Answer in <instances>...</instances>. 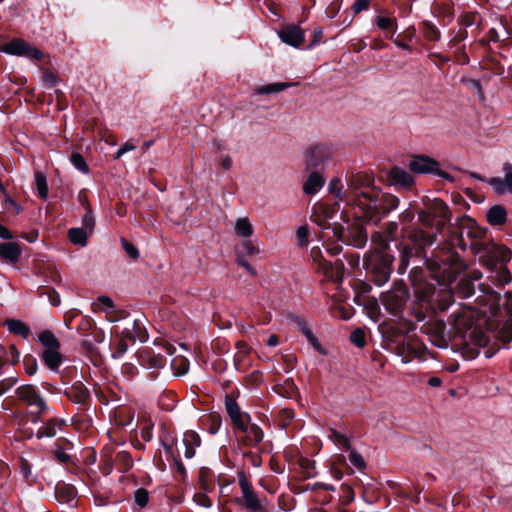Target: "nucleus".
<instances>
[{
	"label": "nucleus",
	"mask_w": 512,
	"mask_h": 512,
	"mask_svg": "<svg viewBox=\"0 0 512 512\" xmlns=\"http://www.w3.org/2000/svg\"><path fill=\"white\" fill-rule=\"evenodd\" d=\"M332 157V149L327 146L311 147L306 154V163L310 167H317Z\"/></svg>",
	"instance_id": "13"
},
{
	"label": "nucleus",
	"mask_w": 512,
	"mask_h": 512,
	"mask_svg": "<svg viewBox=\"0 0 512 512\" xmlns=\"http://www.w3.org/2000/svg\"><path fill=\"white\" fill-rule=\"evenodd\" d=\"M183 445L185 446V457L187 459L193 458L195 449L201 445L200 436L195 431H186L183 435Z\"/></svg>",
	"instance_id": "19"
},
{
	"label": "nucleus",
	"mask_w": 512,
	"mask_h": 512,
	"mask_svg": "<svg viewBox=\"0 0 512 512\" xmlns=\"http://www.w3.org/2000/svg\"><path fill=\"white\" fill-rule=\"evenodd\" d=\"M99 303L103 306V310L105 312H109V310H112L114 308L113 300L108 296H100L98 298Z\"/></svg>",
	"instance_id": "62"
},
{
	"label": "nucleus",
	"mask_w": 512,
	"mask_h": 512,
	"mask_svg": "<svg viewBox=\"0 0 512 512\" xmlns=\"http://www.w3.org/2000/svg\"><path fill=\"white\" fill-rule=\"evenodd\" d=\"M504 177H492L487 180V183L493 188L494 192L502 195L506 192L512 194V164L504 163L503 165Z\"/></svg>",
	"instance_id": "10"
},
{
	"label": "nucleus",
	"mask_w": 512,
	"mask_h": 512,
	"mask_svg": "<svg viewBox=\"0 0 512 512\" xmlns=\"http://www.w3.org/2000/svg\"><path fill=\"white\" fill-rule=\"evenodd\" d=\"M235 234L239 237L248 238L253 234V226L247 217L238 218L235 222Z\"/></svg>",
	"instance_id": "27"
},
{
	"label": "nucleus",
	"mask_w": 512,
	"mask_h": 512,
	"mask_svg": "<svg viewBox=\"0 0 512 512\" xmlns=\"http://www.w3.org/2000/svg\"><path fill=\"white\" fill-rule=\"evenodd\" d=\"M487 221L491 225H502L506 222L507 211L501 205L491 207L486 214Z\"/></svg>",
	"instance_id": "22"
},
{
	"label": "nucleus",
	"mask_w": 512,
	"mask_h": 512,
	"mask_svg": "<svg viewBox=\"0 0 512 512\" xmlns=\"http://www.w3.org/2000/svg\"><path fill=\"white\" fill-rule=\"evenodd\" d=\"M382 202L384 209L390 211L394 210L399 206V199L391 194H383L382 195Z\"/></svg>",
	"instance_id": "46"
},
{
	"label": "nucleus",
	"mask_w": 512,
	"mask_h": 512,
	"mask_svg": "<svg viewBox=\"0 0 512 512\" xmlns=\"http://www.w3.org/2000/svg\"><path fill=\"white\" fill-rule=\"evenodd\" d=\"M423 35L428 41L434 42L439 41L441 36L438 28L428 21L423 23Z\"/></svg>",
	"instance_id": "38"
},
{
	"label": "nucleus",
	"mask_w": 512,
	"mask_h": 512,
	"mask_svg": "<svg viewBox=\"0 0 512 512\" xmlns=\"http://www.w3.org/2000/svg\"><path fill=\"white\" fill-rule=\"evenodd\" d=\"M41 358L44 364L52 371H57L62 364V355L59 349L44 350Z\"/></svg>",
	"instance_id": "21"
},
{
	"label": "nucleus",
	"mask_w": 512,
	"mask_h": 512,
	"mask_svg": "<svg viewBox=\"0 0 512 512\" xmlns=\"http://www.w3.org/2000/svg\"><path fill=\"white\" fill-rule=\"evenodd\" d=\"M408 167L410 171L418 174L432 173L437 174L445 179L452 180V177L439 169V163L426 155L412 156Z\"/></svg>",
	"instance_id": "6"
},
{
	"label": "nucleus",
	"mask_w": 512,
	"mask_h": 512,
	"mask_svg": "<svg viewBox=\"0 0 512 512\" xmlns=\"http://www.w3.org/2000/svg\"><path fill=\"white\" fill-rule=\"evenodd\" d=\"M456 221L461 222V225L468 229L467 235L469 237L480 238L484 234L481 229L476 227V222L468 216L458 218Z\"/></svg>",
	"instance_id": "30"
},
{
	"label": "nucleus",
	"mask_w": 512,
	"mask_h": 512,
	"mask_svg": "<svg viewBox=\"0 0 512 512\" xmlns=\"http://www.w3.org/2000/svg\"><path fill=\"white\" fill-rule=\"evenodd\" d=\"M225 406H226L227 414L229 415L234 426L242 425L243 421L248 419V417H250L249 414L244 413L240 410L239 405L232 398H229V397L226 398Z\"/></svg>",
	"instance_id": "18"
},
{
	"label": "nucleus",
	"mask_w": 512,
	"mask_h": 512,
	"mask_svg": "<svg viewBox=\"0 0 512 512\" xmlns=\"http://www.w3.org/2000/svg\"><path fill=\"white\" fill-rule=\"evenodd\" d=\"M351 342L358 348H362L366 344L365 333L362 329L354 330L350 335Z\"/></svg>",
	"instance_id": "47"
},
{
	"label": "nucleus",
	"mask_w": 512,
	"mask_h": 512,
	"mask_svg": "<svg viewBox=\"0 0 512 512\" xmlns=\"http://www.w3.org/2000/svg\"><path fill=\"white\" fill-rule=\"evenodd\" d=\"M69 240L76 245L86 246L87 233L82 228H71L68 232Z\"/></svg>",
	"instance_id": "33"
},
{
	"label": "nucleus",
	"mask_w": 512,
	"mask_h": 512,
	"mask_svg": "<svg viewBox=\"0 0 512 512\" xmlns=\"http://www.w3.org/2000/svg\"><path fill=\"white\" fill-rule=\"evenodd\" d=\"M259 253V249L252 243L250 240H243L236 247V255L241 254V256H253Z\"/></svg>",
	"instance_id": "35"
},
{
	"label": "nucleus",
	"mask_w": 512,
	"mask_h": 512,
	"mask_svg": "<svg viewBox=\"0 0 512 512\" xmlns=\"http://www.w3.org/2000/svg\"><path fill=\"white\" fill-rule=\"evenodd\" d=\"M20 358V353L16 349L14 345L9 347V352L6 354L5 361L10 362L12 365L18 363Z\"/></svg>",
	"instance_id": "53"
},
{
	"label": "nucleus",
	"mask_w": 512,
	"mask_h": 512,
	"mask_svg": "<svg viewBox=\"0 0 512 512\" xmlns=\"http://www.w3.org/2000/svg\"><path fill=\"white\" fill-rule=\"evenodd\" d=\"M239 485L242 491V499H237V503L244 504L247 509H250L253 512H261V502L244 474H240L239 476Z\"/></svg>",
	"instance_id": "9"
},
{
	"label": "nucleus",
	"mask_w": 512,
	"mask_h": 512,
	"mask_svg": "<svg viewBox=\"0 0 512 512\" xmlns=\"http://www.w3.org/2000/svg\"><path fill=\"white\" fill-rule=\"evenodd\" d=\"M324 275L333 282H340L344 276V265L341 261L335 263L325 262L322 265Z\"/></svg>",
	"instance_id": "20"
},
{
	"label": "nucleus",
	"mask_w": 512,
	"mask_h": 512,
	"mask_svg": "<svg viewBox=\"0 0 512 512\" xmlns=\"http://www.w3.org/2000/svg\"><path fill=\"white\" fill-rule=\"evenodd\" d=\"M497 337L504 343L512 341V318H507L497 332Z\"/></svg>",
	"instance_id": "36"
},
{
	"label": "nucleus",
	"mask_w": 512,
	"mask_h": 512,
	"mask_svg": "<svg viewBox=\"0 0 512 512\" xmlns=\"http://www.w3.org/2000/svg\"><path fill=\"white\" fill-rule=\"evenodd\" d=\"M194 500L198 505L203 507H210L212 505L210 498L203 493L195 494Z\"/></svg>",
	"instance_id": "61"
},
{
	"label": "nucleus",
	"mask_w": 512,
	"mask_h": 512,
	"mask_svg": "<svg viewBox=\"0 0 512 512\" xmlns=\"http://www.w3.org/2000/svg\"><path fill=\"white\" fill-rule=\"evenodd\" d=\"M16 394L28 406L35 408L31 413V421L37 423L40 420V414L47 409V406L36 388L33 385H22L16 389Z\"/></svg>",
	"instance_id": "4"
},
{
	"label": "nucleus",
	"mask_w": 512,
	"mask_h": 512,
	"mask_svg": "<svg viewBox=\"0 0 512 512\" xmlns=\"http://www.w3.org/2000/svg\"><path fill=\"white\" fill-rule=\"evenodd\" d=\"M329 438L334 443L341 445V446L345 447L346 449L351 448L350 441H349L348 437L335 429L330 430Z\"/></svg>",
	"instance_id": "44"
},
{
	"label": "nucleus",
	"mask_w": 512,
	"mask_h": 512,
	"mask_svg": "<svg viewBox=\"0 0 512 512\" xmlns=\"http://www.w3.org/2000/svg\"><path fill=\"white\" fill-rule=\"evenodd\" d=\"M453 338L461 339V351L466 359H475L479 350L488 343L486 334L475 325L476 313L467 307H457L451 313Z\"/></svg>",
	"instance_id": "1"
},
{
	"label": "nucleus",
	"mask_w": 512,
	"mask_h": 512,
	"mask_svg": "<svg viewBox=\"0 0 512 512\" xmlns=\"http://www.w3.org/2000/svg\"><path fill=\"white\" fill-rule=\"evenodd\" d=\"M278 35L280 39L293 47H299L304 41V31L297 25L284 26Z\"/></svg>",
	"instance_id": "12"
},
{
	"label": "nucleus",
	"mask_w": 512,
	"mask_h": 512,
	"mask_svg": "<svg viewBox=\"0 0 512 512\" xmlns=\"http://www.w3.org/2000/svg\"><path fill=\"white\" fill-rule=\"evenodd\" d=\"M342 492H343V502L348 504L353 501L354 499V492L353 489L350 486L343 485L342 486Z\"/></svg>",
	"instance_id": "63"
},
{
	"label": "nucleus",
	"mask_w": 512,
	"mask_h": 512,
	"mask_svg": "<svg viewBox=\"0 0 512 512\" xmlns=\"http://www.w3.org/2000/svg\"><path fill=\"white\" fill-rule=\"evenodd\" d=\"M65 395L76 404H85L90 398L89 390L80 381L65 389Z\"/></svg>",
	"instance_id": "15"
},
{
	"label": "nucleus",
	"mask_w": 512,
	"mask_h": 512,
	"mask_svg": "<svg viewBox=\"0 0 512 512\" xmlns=\"http://www.w3.org/2000/svg\"><path fill=\"white\" fill-rule=\"evenodd\" d=\"M5 326L10 333L19 335L24 339H27L31 333L29 326L21 320L8 319L5 321Z\"/></svg>",
	"instance_id": "23"
},
{
	"label": "nucleus",
	"mask_w": 512,
	"mask_h": 512,
	"mask_svg": "<svg viewBox=\"0 0 512 512\" xmlns=\"http://www.w3.org/2000/svg\"><path fill=\"white\" fill-rule=\"evenodd\" d=\"M121 244H122V248L124 249V251L134 260L138 259L140 254H139V250L132 244L130 243L129 241H127L126 239L122 238L121 239Z\"/></svg>",
	"instance_id": "50"
},
{
	"label": "nucleus",
	"mask_w": 512,
	"mask_h": 512,
	"mask_svg": "<svg viewBox=\"0 0 512 512\" xmlns=\"http://www.w3.org/2000/svg\"><path fill=\"white\" fill-rule=\"evenodd\" d=\"M293 85H295V84L287 83V82L270 83V84H266V85L257 86V87H255L254 91H255V93L260 94V95H268V94L279 93Z\"/></svg>",
	"instance_id": "25"
},
{
	"label": "nucleus",
	"mask_w": 512,
	"mask_h": 512,
	"mask_svg": "<svg viewBox=\"0 0 512 512\" xmlns=\"http://www.w3.org/2000/svg\"><path fill=\"white\" fill-rule=\"evenodd\" d=\"M171 367L176 375H184L188 372L189 362L185 357L178 356L171 361Z\"/></svg>",
	"instance_id": "37"
},
{
	"label": "nucleus",
	"mask_w": 512,
	"mask_h": 512,
	"mask_svg": "<svg viewBox=\"0 0 512 512\" xmlns=\"http://www.w3.org/2000/svg\"><path fill=\"white\" fill-rule=\"evenodd\" d=\"M424 329L432 344L439 348H447L453 338L451 329L447 330L446 323L442 319L431 320L424 326Z\"/></svg>",
	"instance_id": "5"
},
{
	"label": "nucleus",
	"mask_w": 512,
	"mask_h": 512,
	"mask_svg": "<svg viewBox=\"0 0 512 512\" xmlns=\"http://www.w3.org/2000/svg\"><path fill=\"white\" fill-rule=\"evenodd\" d=\"M503 310L507 318H512V292H506L504 295Z\"/></svg>",
	"instance_id": "56"
},
{
	"label": "nucleus",
	"mask_w": 512,
	"mask_h": 512,
	"mask_svg": "<svg viewBox=\"0 0 512 512\" xmlns=\"http://www.w3.org/2000/svg\"><path fill=\"white\" fill-rule=\"evenodd\" d=\"M382 302L387 310L391 313H398L406 302V294L404 291L386 293L382 297Z\"/></svg>",
	"instance_id": "17"
},
{
	"label": "nucleus",
	"mask_w": 512,
	"mask_h": 512,
	"mask_svg": "<svg viewBox=\"0 0 512 512\" xmlns=\"http://www.w3.org/2000/svg\"><path fill=\"white\" fill-rule=\"evenodd\" d=\"M388 244L382 242L381 246L371 251L364 258L365 269L373 275L376 285L382 286L390 279L394 257L388 252Z\"/></svg>",
	"instance_id": "2"
},
{
	"label": "nucleus",
	"mask_w": 512,
	"mask_h": 512,
	"mask_svg": "<svg viewBox=\"0 0 512 512\" xmlns=\"http://www.w3.org/2000/svg\"><path fill=\"white\" fill-rule=\"evenodd\" d=\"M43 81L47 87L51 88L57 84L58 77L52 71H45L43 74Z\"/></svg>",
	"instance_id": "54"
},
{
	"label": "nucleus",
	"mask_w": 512,
	"mask_h": 512,
	"mask_svg": "<svg viewBox=\"0 0 512 512\" xmlns=\"http://www.w3.org/2000/svg\"><path fill=\"white\" fill-rule=\"evenodd\" d=\"M70 160H71V163L74 165V167L76 169H78L79 171H81L82 173L89 172V167H88L84 157L80 153L73 152L71 154Z\"/></svg>",
	"instance_id": "43"
},
{
	"label": "nucleus",
	"mask_w": 512,
	"mask_h": 512,
	"mask_svg": "<svg viewBox=\"0 0 512 512\" xmlns=\"http://www.w3.org/2000/svg\"><path fill=\"white\" fill-rule=\"evenodd\" d=\"M380 192L374 189L369 191L354 192L351 195L353 204L360 207L363 212L367 213L376 208Z\"/></svg>",
	"instance_id": "11"
},
{
	"label": "nucleus",
	"mask_w": 512,
	"mask_h": 512,
	"mask_svg": "<svg viewBox=\"0 0 512 512\" xmlns=\"http://www.w3.org/2000/svg\"><path fill=\"white\" fill-rule=\"evenodd\" d=\"M307 341L319 352L321 353H324L323 352V349H322V346L320 344V342L318 341V339L314 336V334L312 333V331L308 332L306 335H305Z\"/></svg>",
	"instance_id": "64"
},
{
	"label": "nucleus",
	"mask_w": 512,
	"mask_h": 512,
	"mask_svg": "<svg viewBox=\"0 0 512 512\" xmlns=\"http://www.w3.org/2000/svg\"><path fill=\"white\" fill-rule=\"evenodd\" d=\"M293 322L296 328L305 336L308 332H310V328L308 327L306 321L302 317H295Z\"/></svg>",
	"instance_id": "57"
},
{
	"label": "nucleus",
	"mask_w": 512,
	"mask_h": 512,
	"mask_svg": "<svg viewBox=\"0 0 512 512\" xmlns=\"http://www.w3.org/2000/svg\"><path fill=\"white\" fill-rule=\"evenodd\" d=\"M489 253H491L493 257L501 263L509 261L512 257L511 250L503 245H493L489 250Z\"/></svg>",
	"instance_id": "31"
},
{
	"label": "nucleus",
	"mask_w": 512,
	"mask_h": 512,
	"mask_svg": "<svg viewBox=\"0 0 512 512\" xmlns=\"http://www.w3.org/2000/svg\"><path fill=\"white\" fill-rule=\"evenodd\" d=\"M370 183H371V180L368 176L358 174L350 180L349 190L353 194L354 192H358L357 191L358 188H360L362 186H368V185H370Z\"/></svg>",
	"instance_id": "39"
},
{
	"label": "nucleus",
	"mask_w": 512,
	"mask_h": 512,
	"mask_svg": "<svg viewBox=\"0 0 512 512\" xmlns=\"http://www.w3.org/2000/svg\"><path fill=\"white\" fill-rule=\"evenodd\" d=\"M497 277V280L500 285H505L511 282L512 280V277L505 266H501L500 269L497 271Z\"/></svg>",
	"instance_id": "51"
},
{
	"label": "nucleus",
	"mask_w": 512,
	"mask_h": 512,
	"mask_svg": "<svg viewBox=\"0 0 512 512\" xmlns=\"http://www.w3.org/2000/svg\"><path fill=\"white\" fill-rule=\"evenodd\" d=\"M237 256V263L245 268L247 270V272L252 275V276H256L257 273H256V270L245 260V256H241V254L239 255H236Z\"/></svg>",
	"instance_id": "60"
},
{
	"label": "nucleus",
	"mask_w": 512,
	"mask_h": 512,
	"mask_svg": "<svg viewBox=\"0 0 512 512\" xmlns=\"http://www.w3.org/2000/svg\"><path fill=\"white\" fill-rule=\"evenodd\" d=\"M21 254V246L16 242H4L0 244V258L7 263L16 264Z\"/></svg>",
	"instance_id": "16"
},
{
	"label": "nucleus",
	"mask_w": 512,
	"mask_h": 512,
	"mask_svg": "<svg viewBox=\"0 0 512 512\" xmlns=\"http://www.w3.org/2000/svg\"><path fill=\"white\" fill-rule=\"evenodd\" d=\"M376 23L377 26L383 31H391L392 34L396 32L397 25L395 18L380 16L377 18Z\"/></svg>",
	"instance_id": "40"
},
{
	"label": "nucleus",
	"mask_w": 512,
	"mask_h": 512,
	"mask_svg": "<svg viewBox=\"0 0 512 512\" xmlns=\"http://www.w3.org/2000/svg\"><path fill=\"white\" fill-rule=\"evenodd\" d=\"M2 51L15 55V56H26L31 59L39 60L42 57V52L34 47H31L26 41L22 39H14L2 46Z\"/></svg>",
	"instance_id": "8"
},
{
	"label": "nucleus",
	"mask_w": 512,
	"mask_h": 512,
	"mask_svg": "<svg viewBox=\"0 0 512 512\" xmlns=\"http://www.w3.org/2000/svg\"><path fill=\"white\" fill-rule=\"evenodd\" d=\"M38 339L41 342V344L45 347L44 350L60 349V343L58 339L49 330L41 332L38 336Z\"/></svg>",
	"instance_id": "29"
},
{
	"label": "nucleus",
	"mask_w": 512,
	"mask_h": 512,
	"mask_svg": "<svg viewBox=\"0 0 512 512\" xmlns=\"http://www.w3.org/2000/svg\"><path fill=\"white\" fill-rule=\"evenodd\" d=\"M329 191L334 194L339 200H343L341 193V181L338 178H334L329 183Z\"/></svg>",
	"instance_id": "52"
},
{
	"label": "nucleus",
	"mask_w": 512,
	"mask_h": 512,
	"mask_svg": "<svg viewBox=\"0 0 512 512\" xmlns=\"http://www.w3.org/2000/svg\"><path fill=\"white\" fill-rule=\"evenodd\" d=\"M436 233H428L423 230H416L411 235L410 238L420 247L433 245L437 238Z\"/></svg>",
	"instance_id": "24"
},
{
	"label": "nucleus",
	"mask_w": 512,
	"mask_h": 512,
	"mask_svg": "<svg viewBox=\"0 0 512 512\" xmlns=\"http://www.w3.org/2000/svg\"><path fill=\"white\" fill-rule=\"evenodd\" d=\"M388 177L393 185H399L405 189H410L414 185V177L401 167H393Z\"/></svg>",
	"instance_id": "14"
},
{
	"label": "nucleus",
	"mask_w": 512,
	"mask_h": 512,
	"mask_svg": "<svg viewBox=\"0 0 512 512\" xmlns=\"http://www.w3.org/2000/svg\"><path fill=\"white\" fill-rule=\"evenodd\" d=\"M134 499L137 505L145 507L149 501V493L146 489L139 488L135 491Z\"/></svg>",
	"instance_id": "49"
},
{
	"label": "nucleus",
	"mask_w": 512,
	"mask_h": 512,
	"mask_svg": "<svg viewBox=\"0 0 512 512\" xmlns=\"http://www.w3.org/2000/svg\"><path fill=\"white\" fill-rule=\"evenodd\" d=\"M136 148L135 144L131 141L125 142L117 151L115 159L121 158L125 153L133 151Z\"/></svg>",
	"instance_id": "58"
},
{
	"label": "nucleus",
	"mask_w": 512,
	"mask_h": 512,
	"mask_svg": "<svg viewBox=\"0 0 512 512\" xmlns=\"http://www.w3.org/2000/svg\"><path fill=\"white\" fill-rule=\"evenodd\" d=\"M461 83L468 89L475 92L481 101H484L485 95L482 89V86L480 82L477 79L470 78V77H462Z\"/></svg>",
	"instance_id": "34"
},
{
	"label": "nucleus",
	"mask_w": 512,
	"mask_h": 512,
	"mask_svg": "<svg viewBox=\"0 0 512 512\" xmlns=\"http://www.w3.org/2000/svg\"><path fill=\"white\" fill-rule=\"evenodd\" d=\"M61 428V422L51 419L45 423L43 427H41L36 436L38 439L43 437L52 438L57 434V431Z\"/></svg>",
	"instance_id": "28"
},
{
	"label": "nucleus",
	"mask_w": 512,
	"mask_h": 512,
	"mask_svg": "<svg viewBox=\"0 0 512 512\" xmlns=\"http://www.w3.org/2000/svg\"><path fill=\"white\" fill-rule=\"evenodd\" d=\"M35 185L37 188L38 196L44 200L48 197V185L44 173L37 171L34 174Z\"/></svg>",
	"instance_id": "32"
},
{
	"label": "nucleus",
	"mask_w": 512,
	"mask_h": 512,
	"mask_svg": "<svg viewBox=\"0 0 512 512\" xmlns=\"http://www.w3.org/2000/svg\"><path fill=\"white\" fill-rule=\"evenodd\" d=\"M144 361L150 368L155 369L163 368L166 364V360L162 355H155L150 353L145 356Z\"/></svg>",
	"instance_id": "41"
},
{
	"label": "nucleus",
	"mask_w": 512,
	"mask_h": 512,
	"mask_svg": "<svg viewBox=\"0 0 512 512\" xmlns=\"http://www.w3.org/2000/svg\"><path fill=\"white\" fill-rule=\"evenodd\" d=\"M349 450H350V453L348 455L349 462L357 469H364L365 461H364V458L362 457V455L351 448Z\"/></svg>",
	"instance_id": "45"
},
{
	"label": "nucleus",
	"mask_w": 512,
	"mask_h": 512,
	"mask_svg": "<svg viewBox=\"0 0 512 512\" xmlns=\"http://www.w3.org/2000/svg\"><path fill=\"white\" fill-rule=\"evenodd\" d=\"M296 237L300 246L307 245L308 229L305 226L298 227Z\"/></svg>",
	"instance_id": "55"
},
{
	"label": "nucleus",
	"mask_w": 512,
	"mask_h": 512,
	"mask_svg": "<svg viewBox=\"0 0 512 512\" xmlns=\"http://www.w3.org/2000/svg\"><path fill=\"white\" fill-rule=\"evenodd\" d=\"M250 420L251 418L248 417L242 425H235L234 428L242 444L255 447L263 440L264 433L258 425L251 423Z\"/></svg>",
	"instance_id": "7"
},
{
	"label": "nucleus",
	"mask_w": 512,
	"mask_h": 512,
	"mask_svg": "<svg viewBox=\"0 0 512 512\" xmlns=\"http://www.w3.org/2000/svg\"><path fill=\"white\" fill-rule=\"evenodd\" d=\"M418 219L424 227L435 228L437 233H442L444 227L451 222L452 214L444 201L434 199L425 210L419 212Z\"/></svg>",
	"instance_id": "3"
},
{
	"label": "nucleus",
	"mask_w": 512,
	"mask_h": 512,
	"mask_svg": "<svg viewBox=\"0 0 512 512\" xmlns=\"http://www.w3.org/2000/svg\"><path fill=\"white\" fill-rule=\"evenodd\" d=\"M323 185V177L320 174L313 172L309 175L307 181L304 184V192L306 194H315L322 188Z\"/></svg>",
	"instance_id": "26"
},
{
	"label": "nucleus",
	"mask_w": 512,
	"mask_h": 512,
	"mask_svg": "<svg viewBox=\"0 0 512 512\" xmlns=\"http://www.w3.org/2000/svg\"><path fill=\"white\" fill-rule=\"evenodd\" d=\"M56 494L61 500L65 501V502L72 501L76 495L73 487H69V486H65V485L57 486Z\"/></svg>",
	"instance_id": "42"
},
{
	"label": "nucleus",
	"mask_w": 512,
	"mask_h": 512,
	"mask_svg": "<svg viewBox=\"0 0 512 512\" xmlns=\"http://www.w3.org/2000/svg\"><path fill=\"white\" fill-rule=\"evenodd\" d=\"M25 371L28 375L32 376L37 372V361L31 355H26L23 359Z\"/></svg>",
	"instance_id": "48"
},
{
	"label": "nucleus",
	"mask_w": 512,
	"mask_h": 512,
	"mask_svg": "<svg viewBox=\"0 0 512 512\" xmlns=\"http://www.w3.org/2000/svg\"><path fill=\"white\" fill-rule=\"evenodd\" d=\"M328 219L329 218L320 216V215L315 214V213H312V215H311V220L314 223H316L319 227H321L322 229H328L329 228Z\"/></svg>",
	"instance_id": "59"
}]
</instances>
